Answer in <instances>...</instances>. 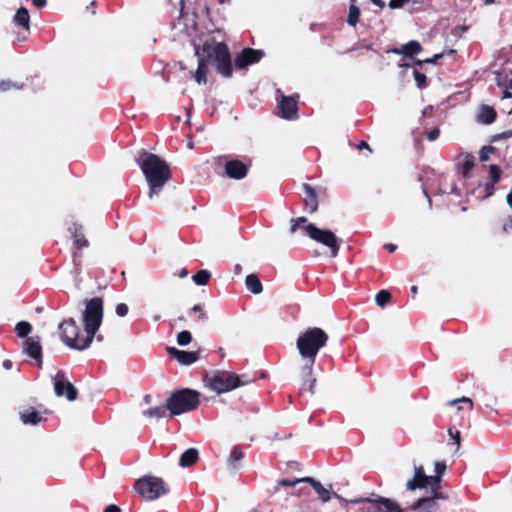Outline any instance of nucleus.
<instances>
[{
	"label": "nucleus",
	"mask_w": 512,
	"mask_h": 512,
	"mask_svg": "<svg viewBox=\"0 0 512 512\" xmlns=\"http://www.w3.org/2000/svg\"><path fill=\"white\" fill-rule=\"evenodd\" d=\"M103 320V300L95 297L85 301V309L82 313L84 330L81 332L74 318L62 321L59 326L62 342L75 350L87 349Z\"/></svg>",
	"instance_id": "1"
},
{
	"label": "nucleus",
	"mask_w": 512,
	"mask_h": 512,
	"mask_svg": "<svg viewBox=\"0 0 512 512\" xmlns=\"http://www.w3.org/2000/svg\"><path fill=\"white\" fill-rule=\"evenodd\" d=\"M195 55L198 58V68L193 77L198 84H206V74L210 61L216 63L217 71L220 74L224 77H231V56L226 44L214 40L205 41L202 47V53L198 47H195Z\"/></svg>",
	"instance_id": "2"
},
{
	"label": "nucleus",
	"mask_w": 512,
	"mask_h": 512,
	"mask_svg": "<svg viewBox=\"0 0 512 512\" xmlns=\"http://www.w3.org/2000/svg\"><path fill=\"white\" fill-rule=\"evenodd\" d=\"M328 339L329 337L326 332L321 328L313 327L301 333L296 341L298 352L304 360L301 374L303 378L306 379L307 390L311 394L314 393V385L316 382V379L312 377L313 365L317 353L327 344Z\"/></svg>",
	"instance_id": "3"
},
{
	"label": "nucleus",
	"mask_w": 512,
	"mask_h": 512,
	"mask_svg": "<svg viewBox=\"0 0 512 512\" xmlns=\"http://www.w3.org/2000/svg\"><path fill=\"white\" fill-rule=\"evenodd\" d=\"M149 185L148 197L153 198L158 195L170 179V169L168 164L159 156L142 151L136 159Z\"/></svg>",
	"instance_id": "4"
},
{
	"label": "nucleus",
	"mask_w": 512,
	"mask_h": 512,
	"mask_svg": "<svg viewBox=\"0 0 512 512\" xmlns=\"http://www.w3.org/2000/svg\"><path fill=\"white\" fill-rule=\"evenodd\" d=\"M199 393L191 389H182L167 399V408L171 415L190 412L200 404Z\"/></svg>",
	"instance_id": "5"
},
{
	"label": "nucleus",
	"mask_w": 512,
	"mask_h": 512,
	"mask_svg": "<svg viewBox=\"0 0 512 512\" xmlns=\"http://www.w3.org/2000/svg\"><path fill=\"white\" fill-rule=\"evenodd\" d=\"M212 167L218 175L241 180L248 172V167L240 160L229 159L228 156H218L212 160Z\"/></svg>",
	"instance_id": "6"
},
{
	"label": "nucleus",
	"mask_w": 512,
	"mask_h": 512,
	"mask_svg": "<svg viewBox=\"0 0 512 512\" xmlns=\"http://www.w3.org/2000/svg\"><path fill=\"white\" fill-rule=\"evenodd\" d=\"M349 502L360 504V512H402V508L396 501L381 496L357 498Z\"/></svg>",
	"instance_id": "7"
},
{
	"label": "nucleus",
	"mask_w": 512,
	"mask_h": 512,
	"mask_svg": "<svg viewBox=\"0 0 512 512\" xmlns=\"http://www.w3.org/2000/svg\"><path fill=\"white\" fill-rule=\"evenodd\" d=\"M135 487L143 498L150 501L167 494L169 491L164 481L161 478L154 476H146L139 479L136 482Z\"/></svg>",
	"instance_id": "8"
},
{
	"label": "nucleus",
	"mask_w": 512,
	"mask_h": 512,
	"mask_svg": "<svg viewBox=\"0 0 512 512\" xmlns=\"http://www.w3.org/2000/svg\"><path fill=\"white\" fill-rule=\"evenodd\" d=\"M206 381L209 388L217 394L233 390L242 385L239 377L235 373L228 371H218L207 377Z\"/></svg>",
	"instance_id": "9"
},
{
	"label": "nucleus",
	"mask_w": 512,
	"mask_h": 512,
	"mask_svg": "<svg viewBox=\"0 0 512 512\" xmlns=\"http://www.w3.org/2000/svg\"><path fill=\"white\" fill-rule=\"evenodd\" d=\"M430 486L435 497H441L438 492L439 488V477L427 476L422 466H415V474L413 479L406 483L408 490H414L416 488H423Z\"/></svg>",
	"instance_id": "10"
},
{
	"label": "nucleus",
	"mask_w": 512,
	"mask_h": 512,
	"mask_svg": "<svg viewBox=\"0 0 512 512\" xmlns=\"http://www.w3.org/2000/svg\"><path fill=\"white\" fill-rule=\"evenodd\" d=\"M307 227L309 229L308 236L311 239L328 247L331 251L332 257H336L338 255L339 243L336 235L332 231L326 229H319L316 226Z\"/></svg>",
	"instance_id": "11"
},
{
	"label": "nucleus",
	"mask_w": 512,
	"mask_h": 512,
	"mask_svg": "<svg viewBox=\"0 0 512 512\" xmlns=\"http://www.w3.org/2000/svg\"><path fill=\"white\" fill-rule=\"evenodd\" d=\"M54 391L58 397L65 395L69 401H74L77 398L75 387L62 372H58L54 378Z\"/></svg>",
	"instance_id": "12"
},
{
	"label": "nucleus",
	"mask_w": 512,
	"mask_h": 512,
	"mask_svg": "<svg viewBox=\"0 0 512 512\" xmlns=\"http://www.w3.org/2000/svg\"><path fill=\"white\" fill-rule=\"evenodd\" d=\"M264 53L261 50H255L252 48H245L235 58V64L238 68H245L248 65L258 62Z\"/></svg>",
	"instance_id": "13"
},
{
	"label": "nucleus",
	"mask_w": 512,
	"mask_h": 512,
	"mask_svg": "<svg viewBox=\"0 0 512 512\" xmlns=\"http://www.w3.org/2000/svg\"><path fill=\"white\" fill-rule=\"evenodd\" d=\"M167 351L171 357L175 358L182 365H190L199 359V354L195 351H182L174 347H169Z\"/></svg>",
	"instance_id": "14"
},
{
	"label": "nucleus",
	"mask_w": 512,
	"mask_h": 512,
	"mask_svg": "<svg viewBox=\"0 0 512 512\" xmlns=\"http://www.w3.org/2000/svg\"><path fill=\"white\" fill-rule=\"evenodd\" d=\"M24 352H26L30 357L41 361L42 359V347L39 336L27 337L24 341L23 346Z\"/></svg>",
	"instance_id": "15"
},
{
	"label": "nucleus",
	"mask_w": 512,
	"mask_h": 512,
	"mask_svg": "<svg viewBox=\"0 0 512 512\" xmlns=\"http://www.w3.org/2000/svg\"><path fill=\"white\" fill-rule=\"evenodd\" d=\"M282 117L285 119H294L297 112V104L294 98L283 96L280 102Z\"/></svg>",
	"instance_id": "16"
},
{
	"label": "nucleus",
	"mask_w": 512,
	"mask_h": 512,
	"mask_svg": "<svg viewBox=\"0 0 512 512\" xmlns=\"http://www.w3.org/2000/svg\"><path fill=\"white\" fill-rule=\"evenodd\" d=\"M432 494H434V492H432ZM439 495L441 497H435L434 495H432V496H429V497L419 498L412 505V509L413 510L424 509V510H427L429 512L435 506V501H434L435 499H445L446 498L441 493H439Z\"/></svg>",
	"instance_id": "17"
},
{
	"label": "nucleus",
	"mask_w": 512,
	"mask_h": 512,
	"mask_svg": "<svg viewBox=\"0 0 512 512\" xmlns=\"http://www.w3.org/2000/svg\"><path fill=\"white\" fill-rule=\"evenodd\" d=\"M303 189L307 195V198L305 199V206L310 213H314L318 208L315 190L313 187L306 183L303 184Z\"/></svg>",
	"instance_id": "18"
},
{
	"label": "nucleus",
	"mask_w": 512,
	"mask_h": 512,
	"mask_svg": "<svg viewBox=\"0 0 512 512\" xmlns=\"http://www.w3.org/2000/svg\"><path fill=\"white\" fill-rule=\"evenodd\" d=\"M198 456L199 453L197 449L189 448L180 456L179 465L181 467H189L197 461Z\"/></svg>",
	"instance_id": "19"
},
{
	"label": "nucleus",
	"mask_w": 512,
	"mask_h": 512,
	"mask_svg": "<svg viewBox=\"0 0 512 512\" xmlns=\"http://www.w3.org/2000/svg\"><path fill=\"white\" fill-rule=\"evenodd\" d=\"M305 482L310 483L313 489L318 493L323 502L330 500L331 495L328 489L324 488L320 482L312 477H304Z\"/></svg>",
	"instance_id": "20"
},
{
	"label": "nucleus",
	"mask_w": 512,
	"mask_h": 512,
	"mask_svg": "<svg viewBox=\"0 0 512 512\" xmlns=\"http://www.w3.org/2000/svg\"><path fill=\"white\" fill-rule=\"evenodd\" d=\"M459 164L462 166V173L464 177H468L470 171L474 166V156L465 152L458 156Z\"/></svg>",
	"instance_id": "21"
},
{
	"label": "nucleus",
	"mask_w": 512,
	"mask_h": 512,
	"mask_svg": "<svg viewBox=\"0 0 512 512\" xmlns=\"http://www.w3.org/2000/svg\"><path fill=\"white\" fill-rule=\"evenodd\" d=\"M496 118V112L493 108L482 106L479 110L478 121L483 124H491Z\"/></svg>",
	"instance_id": "22"
},
{
	"label": "nucleus",
	"mask_w": 512,
	"mask_h": 512,
	"mask_svg": "<svg viewBox=\"0 0 512 512\" xmlns=\"http://www.w3.org/2000/svg\"><path fill=\"white\" fill-rule=\"evenodd\" d=\"M246 288L253 294H260L263 290L262 284L255 274H249L245 279Z\"/></svg>",
	"instance_id": "23"
},
{
	"label": "nucleus",
	"mask_w": 512,
	"mask_h": 512,
	"mask_svg": "<svg viewBox=\"0 0 512 512\" xmlns=\"http://www.w3.org/2000/svg\"><path fill=\"white\" fill-rule=\"evenodd\" d=\"M14 22L17 25L28 30L29 23H30V16H29L28 10L24 7L19 8L14 16Z\"/></svg>",
	"instance_id": "24"
},
{
	"label": "nucleus",
	"mask_w": 512,
	"mask_h": 512,
	"mask_svg": "<svg viewBox=\"0 0 512 512\" xmlns=\"http://www.w3.org/2000/svg\"><path fill=\"white\" fill-rule=\"evenodd\" d=\"M307 226H314V225L309 223L305 217H298L295 219H291L290 232L293 234L297 230H302L304 233H306L308 235L309 229Z\"/></svg>",
	"instance_id": "25"
},
{
	"label": "nucleus",
	"mask_w": 512,
	"mask_h": 512,
	"mask_svg": "<svg viewBox=\"0 0 512 512\" xmlns=\"http://www.w3.org/2000/svg\"><path fill=\"white\" fill-rule=\"evenodd\" d=\"M501 172H502L501 168L498 165H496V164L490 165L489 173H490V178H491L492 184L487 185V187H486L487 196H491L494 193L493 185L499 181Z\"/></svg>",
	"instance_id": "26"
},
{
	"label": "nucleus",
	"mask_w": 512,
	"mask_h": 512,
	"mask_svg": "<svg viewBox=\"0 0 512 512\" xmlns=\"http://www.w3.org/2000/svg\"><path fill=\"white\" fill-rule=\"evenodd\" d=\"M422 47L418 41L412 40L404 44L400 50H394L395 53H404L409 56L417 54L421 51Z\"/></svg>",
	"instance_id": "27"
},
{
	"label": "nucleus",
	"mask_w": 512,
	"mask_h": 512,
	"mask_svg": "<svg viewBox=\"0 0 512 512\" xmlns=\"http://www.w3.org/2000/svg\"><path fill=\"white\" fill-rule=\"evenodd\" d=\"M243 458V453L238 448H234L227 460L228 468L231 471H235L239 468V462Z\"/></svg>",
	"instance_id": "28"
},
{
	"label": "nucleus",
	"mask_w": 512,
	"mask_h": 512,
	"mask_svg": "<svg viewBox=\"0 0 512 512\" xmlns=\"http://www.w3.org/2000/svg\"><path fill=\"white\" fill-rule=\"evenodd\" d=\"M167 404L166 405H158L153 408H149L147 410H144L142 413L145 417L148 418H162L166 416L167 413Z\"/></svg>",
	"instance_id": "29"
},
{
	"label": "nucleus",
	"mask_w": 512,
	"mask_h": 512,
	"mask_svg": "<svg viewBox=\"0 0 512 512\" xmlns=\"http://www.w3.org/2000/svg\"><path fill=\"white\" fill-rule=\"evenodd\" d=\"M41 415L35 410H26L21 413V420L25 424L36 425L41 421Z\"/></svg>",
	"instance_id": "30"
},
{
	"label": "nucleus",
	"mask_w": 512,
	"mask_h": 512,
	"mask_svg": "<svg viewBox=\"0 0 512 512\" xmlns=\"http://www.w3.org/2000/svg\"><path fill=\"white\" fill-rule=\"evenodd\" d=\"M32 326L29 322L20 321L15 326V331L17 335L21 338H25L31 332Z\"/></svg>",
	"instance_id": "31"
},
{
	"label": "nucleus",
	"mask_w": 512,
	"mask_h": 512,
	"mask_svg": "<svg viewBox=\"0 0 512 512\" xmlns=\"http://www.w3.org/2000/svg\"><path fill=\"white\" fill-rule=\"evenodd\" d=\"M211 277V274L207 270H200L195 275L192 276V279L196 285H206Z\"/></svg>",
	"instance_id": "32"
},
{
	"label": "nucleus",
	"mask_w": 512,
	"mask_h": 512,
	"mask_svg": "<svg viewBox=\"0 0 512 512\" xmlns=\"http://www.w3.org/2000/svg\"><path fill=\"white\" fill-rule=\"evenodd\" d=\"M390 300L391 294L387 290H380L375 296V302L380 307H384Z\"/></svg>",
	"instance_id": "33"
},
{
	"label": "nucleus",
	"mask_w": 512,
	"mask_h": 512,
	"mask_svg": "<svg viewBox=\"0 0 512 512\" xmlns=\"http://www.w3.org/2000/svg\"><path fill=\"white\" fill-rule=\"evenodd\" d=\"M359 15L360 9L355 4H351L349 8V14L347 17V23L351 26H355L358 22Z\"/></svg>",
	"instance_id": "34"
},
{
	"label": "nucleus",
	"mask_w": 512,
	"mask_h": 512,
	"mask_svg": "<svg viewBox=\"0 0 512 512\" xmlns=\"http://www.w3.org/2000/svg\"><path fill=\"white\" fill-rule=\"evenodd\" d=\"M73 238L74 244L78 249L88 246V241L85 239L84 235L78 231L77 227H75Z\"/></svg>",
	"instance_id": "35"
},
{
	"label": "nucleus",
	"mask_w": 512,
	"mask_h": 512,
	"mask_svg": "<svg viewBox=\"0 0 512 512\" xmlns=\"http://www.w3.org/2000/svg\"><path fill=\"white\" fill-rule=\"evenodd\" d=\"M301 482H305L304 478H297L293 481H290V480H286V479H281L277 482V485L276 487L274 488V491L273 493H277L279 491V487L280 486H283V487H294L296 486L298 483H301Z\"/></svg>",
	"instance_id": "36"
},
{
	"label": "nucleus",
	"mask_w": 512,
	"mask_h": 512,
	"mask_svg": "<svg viewBox=\"0 0 512 512\" xmlns=\"http://www.w3.org/2000/svg\"><path fill=\"white\" fill-rule=\"evenodd\" d=\"M192 341V335L189 331L184 330L178 333L177 335V343L180 346H186Z\"/></svg>",
	"instance_id": "37"
},
{
	"label": "nucleus",
	"mask_w": 512,
	"mask_h": 512,
	"mask_svg": "<svg viewBox=\"0 0 512 512\" xmlns=\"http://www.w3.org/2000/svg\"><path fill=\"white\" fill-rule=\"evenodd\" d=\"M494 151H495V148L493 146H484L480 150V154H479L480 161H482V162L487 161L489 159V155L494 153Z\"/></svg>",
	"instance_id": "38"
},
{
	"label": "nucleus",
	"mask_w": 512,
	"mask_h": 512,
	"mask_svg": "<svg viewBox=\"0 0 512 512\" xmlns=\"http://www.w3.org/2000/svg\"><path fill=\"white\" fill-rule=\"evenodd\" d=\"M413 74H414V78H415L418 88L421 89V88L425 87L426 86V76L417 70H414Z\"/></svg>",
	"instance_id": "39"
},
{
	"label": "nucleus",
	"mask_w": 512,
	"mask_h": 512,
	"mask_svg": "<svg viewBox=\"0 0 512 512\" xmlns=\"http://www.w3.org/2000/svg\"><path fill=\"white\" fill-rule=\"evenodd\" d=\"M409 2L410 0H390L388 5L391 9H398L404 7Z\"/></svg>",
	"instance_id": "40"
},
{
	"label": "nucleus",
	"mask_w": 512,
	"mask_h": 512,
	"mask_svg": "<svg viewBox=\"0 0 512 512\" xmlns=\"http://www.w3.org/2000/svg\"><path fill=\"white\" fill-rule=\"evenodd\" d=\"M443 53L435 54L432 58H428L425 60H417L416 64L421 65L422 63H429V64H435L438 59H441L443 57Z\"/></svg>",
	"instance_id": "41"
},
{
	"label": "nucleus",
	"mask_w": 512,
	"mask_h": 512,
	"mask_svg": "<svg viewBox=\"0 0 512 512\" xmlns=\"http://www.w3.org/2000/svg\"><path fill=\"white\" fill-rule=\"evenodd\" d=\"M128 306L124 303H120L116 306V314L119 316V317H124L128 314Z\"/></svg>",
	"instance_id": "42"
},
{
	"label": "nucleus",
	"mask_w": 512,
	"mask_h": 512,
	"mask_svg": "<svg viewBox=\"0 0 512 512\" xmlns=\"http://www.w3.org/2000/svg\"><path fill=\"white\" fill-rule=\"evenodd\" d=\"M192 312H200V316H198V319L201 321V322H204L206 319H207V315L206 313L204 312L203 310V307L200 306V305H194L193 308L191 309Z\"/></svg>",
	"instance_id": "43"
},
{
	"label": "nucleus",
	"mask_w": 512,
	"mask_h": 512,
	"mask_svg": "<svg viewBox=\"0 0 512 512\" xmlns=\"http://www.w3.org/2000/svg\"><path fill=\"white\" fill-rule=\"evenodd\" d=\"M445 469H446L445 463H443V462H436L435 463V471H436L437 475L435 477H439V479H440L442 474L444 473Z\"/></svg>",
	"instance_id": "44"
},
{
	"label": "nucleus",
	"mask_w": 512,
	"mask_h": 512,
	"mask_svg": "<svg viewBox=\"0 0 512 512\" xmlns=\"http://www.w3.org/2000/svg\"><path fill=\"white\" fill-rule=\"evenodd\" d=\"M449 435L454 440V443L456 444L457 450L460 448V432L457 430L455 432L452 431V429H449Z\"/></svg>",
	"instance_id": "45"
},
{
	"label": "nucleus",
	"mask_w": 512,
	"mask_h": 512,
	"mask_svg": "<svg viewBox=\"0 0 512 512\" xmlns=\"http://www.w3.org/2000/svg\"><path fill=\"white\" fill-rule=\"evenodd\" d=\"M20 88L19 86L13 84L11 81H1L0 82V91H7L11 88Z\"/></svg>",
	"instance_id": "46"
},
{
	"label": "nucleus",
	"mask_w": 512,
	"mask_h": 512,
	"mask_svg": "<svg viewBox=\"0 0 512 512\" xmlns=\"http://www.w3.org/2000/svg\"><path fill=\"white\" fill-rule=\"evenodd\" d=\"M439 134H440L439 129L435 128V129L431 130V131L428 133V135H427L428 140H429V141H434V140H436V139L439 137Z\"/></svg>",
	"instance_id": "47"
},
{
	"label": "nucleus",
	"mask_w": 512,
	"mask_h": 512,
	"mask_svg": "<svg viewBox=\"0 0 512 512\" xmlns=\"http://www.w3.org/2000/svg\"><path fill=\"white\" fill-rule=\"evenodd\" d=\"M459 402H466V403H468L470 405V407H472V401L469 398H466V397H462V398H459V399L452 400V401L449 402V404L451 406H453V405H455V404H457Z\"/></svg>",
	"instance_id": "48"
},
{
	"label": "nucleus",
	"mask_w": 512,
	"mask_h": 512,
	"mask_svg": "<svg viewBox=\"0 0 512 512\" xmlns=\"http://www.w3.org/2000/svg\"><path fill=\"white\" fill-rule=\"evenodd\" d=\"M105 512H121V509L118 506L112 504L105 509Z\"/></svg>",
	"instance_id": "49"
},
{
	"label": "nucleus",
	"mask_w": 512,
	"mask_h": 512,
	"mask_svg": "<svg viewBox=\"0 0 512 512\" xmlns=\"http://www.w3.org/2000/svg\"><path fill=\"white\" fill-rule=\"evenodd\" d=\"M503 230L505 232H508L509 230H512V216L509 218L508 222L504 224Z\"/></svg>",
	"instance_id": "50"
},
{
	"label": "nucleus",
	"mask_w": 512,
	"mask_h": 512,
	"mask_svg": "<svg viewBox=\"0 0 512 512\" xmlns=\"http://www.w3.org/2000/svg\"><path fill=\"white\" fill-rule=\"evenodd\" d=\"M32 3L39 8H42L46 5V0H32Z\"/></svg>",
	"instance_id": "51"
},
{
	"label": "nucleus",
	"mask_w": 512,
	"mask_h": 512,
	"mask_svg": "<svg viewBox=\"0 0 512 512\" xmlns=\"http://www.w3.org/2000/svg\"><path fill=\"white\" fill-rule=\"evenodd\" d=\"M373 4L378 6L380 9H383L385 6V3L382 0H370Z\"/></svg>",
	"instance_id": "52"
},
{
	"label": "nucleus",
	"mask_w": 512,
	"mask_h": 512,
	"mask_svg": "<svg viewBox=\"0 0 512 512\" xmlns=\"http://www.w3.org/2000/svg\"><path fill=\"white\" fill-rule=\"evenodd\" d=\"M511 136H512V131H507L500 135H497L496 138H510Z\"/></svg>",
	"instance_id": "53"
},
{
	"label": "nucleus",
	"mask_w": 512,
	"mask_h": 512,
	"mask_svg": "<svg viewBox=\"0 0 512 512\" xmlns=\"http://www.w3.org/2000/svg\"><path fill=\"white\" fill-rule=\"evenodd\" d=\"M385 247L388 249L389 252H394L397 249V246L392 243L386 244Z\"/></svg>",
	"instance_id": "54"
},
{
	"label": "nucleus",
	"mask_w": 512,
	"mask_h": 512,
	"mask_svg": "<svg viewBox=\"0 0 512 512\" xmlns=\"http://www.w3.org/2000/svg\"><path fill=\"white\" fill-rule=\"evenodd\" d=\"M495 81L498 86H502V76L499 73H496Z\"/></svg>",
	"instance_id": "55"
},
{
	"label": "nucleus",
	"mask_w": 512,
	"mask_h": 512,
	"mask_svg": "<svg viewBox=\"0 0 512 512\" xmlns=\"http://www.w3.org/2000/svg\"><path fill=\"white\" fill-rule=\"evenodd\" d=\"M3 366H4V368H5V369H11V367H12V361H10V360H5V361L3 362Z\"/></svg>",
	"instance_id": "56"
},
{
	"label": "nucleus",
	"mask_w": 512,
	"mask_h": 512,
	"mask_svg": "<svg viewBox=\"0 0 512 512\" xmlns=\"http://www.w3.org/2000/svg\"><path fill=\"white\" fill-rule=\"evenodd\" d=\"M507 203L509 204V206L512 208V192H510L507 197Z\"/></svg>",
	"instance_id": "57"
},
{
	"label": "nucleus",
	"mask_w": 512,
	"mask_h": 512,
	"mask_svg": "<svg viewBox=\"0 0 512 512\" xmlns=\"http://www.w3.org/2000/svg\"><path fill=\"white\" fill-rule=\"evenodd\" d=\"M187 275H188V272H187V270H186L185 268H183V269L180 271V273H179V276H180L181 278H184V277H186Z\"/></svg>",
	"instance_id": "58"
},
{
	"label": "nucleus",
	"mask_w": 512,
	"mask_h": 512,
	"mask_svg": "<svg viewBox=\"0 0 512 512\" xmlns=\"http://www.w3.org/2000/svg\"><path fill=\"white\" fill-rule=\"evenodd\" d=\"M335 498H337L338 500H340L341 502H344V503H347L348 501L346 499H344L343 497H341L340 495H338L337 493H334L333 494Z\"/></svg>",
	"instance_id": "59"
},
{
	"label": "nucleus",
	"mask_w": 512,
	"mask_h": 512,
	"mask_svg": "<svg viewBox=\"0 0 512 512\" xmlns=\"http://www.w3.org/2000/svg\"><path fill=\"white\" fill-rule=\"evenodd\" d=\"M512 97V93L509 92L507 89L504 90V96L503 98H511Z\"/></svg>",
	"instance_id": "60"
},
{
	"label": "nucleus",
	"mask_w": 512,
	"mask_h": 512,
	"mask_svg": "<svg viewBox=\"0 0 512 512\" xmlns=\"http://www.w3.org/2000/svg\"><path fill=\"white\" fill-rule=\"evenodd\" d=\"M151 396L150 395H145L144 397V401L147 403V404H150L151 403Z\"/></svg>",
	"instance_id": "61"
},
{
	"label": "nucleus",
	"mask_w": 512,
	"mask_h": 512,
	"mask_svg": "<svg viewBox=\"0 0 512 512\" xmlns=\"http://www.w3.org/2000/svg\"><path fill=\"white\" fill-rule=\"evenodd\" d=\"M362 148H369V145L365 142H362L360 145H359V149H362Z\"/></svg>",
	"instance_id": "62"
},
{
	"label": "nucleus",
	"mask_w": 512,
	"mask_h": 512,
	"mask_svg": "<svg viewBox=\"0 0 512 512\" xmlns=\"http://www.w3.org/2000/svg\"><path fill=\"white\" fill-rule=\"evenodd\" d=\"M417 290H418L417 286L414 285V286L411 287V292H412L413 295H416Z\"/></svg>",
	"instance_id": "63"
},
{
	"label": "nucleus",
	"mask_w": 512,
	"mask_h": 512,
	"mask_svg": "<svg viewBox=\"0 0 512 512\" xmlns=\"http://www.w3.org/2000/svg\"><path fill=\"white\" fill-rule=\"evenodd\" d=\"M97 341L102 342L103 341V336L102 335H98L97 336Z\"/></svg>",
	"instance_id": "64"
}]
</instances>
